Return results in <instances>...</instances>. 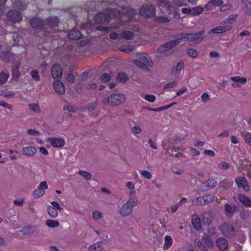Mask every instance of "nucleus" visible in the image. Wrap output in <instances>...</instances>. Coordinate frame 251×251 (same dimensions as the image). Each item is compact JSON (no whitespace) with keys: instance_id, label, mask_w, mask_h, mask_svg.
<instances>
[{"instance_id":"obj_58","label":"nucleus","mask_w":251,"mask_h":251,"mask_svg":"<svg viewBox=\"0 0 251 251\" xmlns=\"http://www.w3.org/2000/svg\"><path fill=\"white\" fill-rule=\"evenodd\" d=\"M175 4L178 7H181L186 5L184 0H174Z\"/></svg>"},{"instance_id":"obj_40","label":"nucleus","mask_w":251,"mask_h":251,"mask_svg":"<svg viewBox=\"0 0 251 251\" xmlns=\"http://www.w3.org/2000/svg\"><path fill=\"white\" fill-rule=\"evenodd\" d=\"M127 77L126 75L123 73H120L117 75V80L121 82H125L127 81Z\"/></svg>"},{"instance_id":"obj_61","label":"nucleus","mask_w":251,"mask_h":251,"mask_svg":"<svg viewBox=\"0 0 251 251\" xmlns=\"http://www.w3.org/2000/svg\"><path fill=\"white\" fill-rule=\"evenodd\" d=\"M51 206L53 207L56 209V210L61 211L62 210V208L60 207L59 203L56 201H52L51 202Z\"/></svg>"},{"instance_id":"obj_4","label":"nucleus","mask_w":251,"mask_h":251,"mask_svg":"<svg viewBox=\"0 0 251 251\" xmlns=\"http://www.w3.org/2000/svg\"><path fill=\"white\" fill-rule=\"evenodd\" d=\"M126 100V97L124 95L120 94H113L109 97L102 100L103 104H108L110 105H118L123 103Z\"/></svg>"},{"instance_id":"obj_50","label":"nucleus","mask_w":251,"mask_h":251,"mask_svg":"<svg viewBox=\"0 0 251 251\" xmlns=\"http://www.w3.org/2000/svg\"><path fill=\"white\" fill-rule=\"evenodd\" d=\"M29 108L30 110L35 112H38L40 110L39 106L35 103L29 104Z\"/></svg>"},{"instance_id":"obj_44","label":"nucleus","mask_w":251,"mask_h":251,"mask_svg":"<svg viewBox=\"0 0 251 251\" xmlns=\"http://www.w3.org/2000/svg\"><path fill=\"white\" fill-rule=\"evenodd\" d=\"M8 76V74L7 73L2 72L0 73V84L5 83L7 81Z\"/></svg>"},{"instance_id":"obj_23","label":"nucleus","mask_w":251,"mask_h":251,"mask_svg":"<svg viewBox=\"0 0 251 251\" xmlns=\"http://www.w3.org/2000/svg\"><path fill=\"white\" fill-rule=\"evenodd\" d=\"M98 4L96 1H87L84 4V8L86 12L89 13L95 9Z\"/></svg>"},{"instance_id":"obj_24","label":"nucleus","mask_w":251,"mask_h":251,"mask_svg":"<svg viewBox=\"0 0 251 251\" xmlns=\"http://www.w3.org/2000/svg\"><path fill=\"white\" fill-rule=\"evenodd\" d=\"M139 40L140 42L143 43H150L152 41L151 35L148 34H146V32H141V34L139 35Z\"/></svg>"},{"instance_id":"obj_56","label":"nucleus","mask_w":251,"mask_h":251,"mask_svg":"<svg viewBox=\"0 0 251 251\" xmlns=\"http://www.w3.org/2000/svg\"><path fill=\"white\" fill-rule=\"evenodd\" d=\"M230 29H227L225 26H218L215 28H213L210 30V31H226L227 30H229Z\"/></svg>"},{"instance_id":"obj_15","label":"nucleus","mask_w":251,"mask_h":251,"mask_svg":"<svg viewBox=\"0 0 251 251\" xmlns=\"http://www.w3.org/2000/svg\"><path fill=\"white\" fill-rule=\"evenodd\" d=\"M51 73L54 79L60 78L62 74V69L60 65L55 64L52 67Z\"/></svg>"},{"instance_id":"obj_59","label":"nucleus","mask_w":251,"mask_h":251,"mask_svg":"<svg viewBox=\"0 0 251 251\" xmlns=\"http://www.w3.org/2000/svg\"><path fill=\"white\" fill-rule=\"evenodd\" d=\"M188 53L189 56L193 58H196L198 56L197 52L193 49H189L188 51Z\"/></svg>"},{"instance_id":"obj_8","label":"nucleus","mask_w":251,"mask_h":251,"mask_svg":"<svg viewBox=\"0 0 251 251\" xmlns=\"http://www.w3.org/2000/svg\"><path fill=\"white\" fill-rule=\"evenodd\" d=\"M220 230L223 234L226 237H232L234 233V230L233 226L226 223L223 224L220 226Z\"/></svg>"},{"instance_id":"obj_55","label":"nucleus","mask_w":251,"mask_h":251,"mask_svg":"<svg viewBox=\"0 0 251 251\" xmlns=\"http://www.w3.org/2000/svg\"><path fill=\"white\" fill-rule=\"evenodd\" d=\"M32 78L35 81H37L40 80V76L37 71L34 70L31 72Z\"/></svg>"},{"instance_id":"obj_33","label":"nucleus","mask_w":251,"mask_h":251,"mask_svg":"<svg viewBox=\"0 0 251 251\" xmlns=\"http://www.w3.org/2000/svg\"><path fill=\"white\" fill-rule=\"evenodd\" d=\"M47 211L49 215L52 218H56L58 216V211L55 208L50 205L47 207Z\"/></svg>"},{"instance_id":"obj_25","label":"nucleus","mask_w":251,"mask_h":251,"mask_svg":"<svg viewBox=\"0 0 251 251\" xmlns=\"http://www.w3.org/2000/svg\"><path fill=\"white\" fill-rule=\"evenodd\" d=\"M184 63L180 62L177 64L176 66L172 69V74L174 75H179L181 71L183 69Z\"/></svg>"},{"instance_id":"obj_54","label":"nucleus","mask_w":251,"mask_h":251,"mask_svg":"<svg viewBox=\"0 0 251 251\" xmlns=\"http://www.w3.org/2000/svg\"><path fill=\"white\" fill-rule=\"evenodd\" d=\"M0 105L11 111L13 109V106L11 104L7 103L4 101H0Z\"/></svg>"},{"instance_id":"obj_32","label":"nucleus","mask_w":251,"mask_h":251,"mask_svg":"<svg viewBox=\"0 0 251 251\" xmlns=\"http://www.w3.org/2000/svg\"><path fill=\"white\" fill-rule=\"evenodd\" d=\"M225 211L227 216L230 217L236 209L235 205L230 206L228 204L225 205Z\"/></svg>"},{"instance_id":"obj_27","label":"nucleus","mask_w":251,"mask_h":251,"mask_svg":"<svg viewBox=\"0 0 251 251\" xmlns=\"http://www.w3.org/2000/svg\"><path fill=\"white\" fill-rule=\"evenodd\" d=\"M192 223L194 227L196 230H199L201 227V223L200 218L197 215H193L192 218Z\"/></svg>"},{"instance_id":"obj_10","label":"nucleus","mask_w":251,"mask_h":251,"mask_svg":"<svg viewBox=\"0 0 251 251\" xmlns=\"http://www.w3.org/2000/svg\"><path fill=\"white\" fill-rule=\"evenodd\" d=\"M46 141L50 142L51 145L55 148H61L65 144V140L62 137L48 138Z\"/></svg>"},{"instance_id":"obj_57","label":"nucleus","mask_w":251,"mask_h":251,"mask_svg":"<svg viewBox=\"0 0 251 251\" xmlns=\"http://www.w3.org/2000/svg\"><path fill=\"white\" fill-rule=\"evenodd\" d=\"M111 79V76L108 74H104L101 77V80L104 82L109 81Z\"/></svg>"},{"instance_id":"obj_5","label":"nucleus","mask_w":251,"mask_h":251,"mask_svg":"<svg viewBox=\"0 0 251 251\" xmlns=\"http://www.w3.org/2000/svg\"><path fill=\"white\" fill-rule=\"evenodd\" d=\"M81 30H91V31H93L95 29L99 30L100 31H107L109 28H118L120 25V24H116L112 25L111 27L108 26H102L100 25L95 26L93 25L92 23L87 22L83 23L81 24Z\"/></svg>"},{"instance_id":"obj_7","label":"nucleus","mask_w":251,"mask_h":251,"mask_svg":"<svg viewBox=\"0 0 251 251\" xmlns=\"http://www.w3.org/2000/svg\"><path fill=\"white\" fill-rule=\"evenodd\" d=\"M134 36L133 32H111L109 34L110 39L118 40H121L123 38L132 39L134 38Z\"/></svg>"},{"instance_id":"obj_42","label":"nucleus","mask_w":251,"mask_h":251,"mask_svg":"<svg viewBox=\"0 0 251 251\" xmlns=\"http://www.w3.org/2000/svg\"><path fill=\"white\" fill-rule=\"evenodd\" d=\"M45 193V191H42L38 190V189L34 190L32 193V196L34 199H38L42 196H43Z\"/></svg>"},{"instance_id":"obj_48","label":"nucleus","mask_w":251,"mask_h":251,"mask_svg":"<svg viewBox=\"0 0 251 251\" xmlns=\"http://www.w3.org/2000/svg\"><path fill=\"white\" fill-rule=\"evenodd\" d=\"M48 188V185L46 181H43L39 184L37 189L40 191H45Z\"/></svg>"},{"instance_id":"obj_19","label":"nucleus","mask_w":251,"mask_h":251,"mask_svg":"<svg viewBox=\"0 0 251 251\" xmlns=\"http://www.w3.org/2000/svg\"><path fill=\"white\" fill-rule=\"evenodd\" d=\"M53 88L58 94H63L65 93V87L63 84L60 81H56L53 83Z\"/></svg>"},{"instance_id":"obj_47","label":"nucleus","mask_w":251,"mask_h":251,"mask_svg":"<svg viewBox=\"0 0 251 251\" xmlns=\"http://www.w3.org/2000/svg\"><path fill=\"white\" fill-rule=\"evenodd\" d=\"M126 187L130 190V194L131 195L134 194L135 193V186L134 184L128 181L126 183Z\"/></svg>"},{"instance_id":"obj_35","label":"nucleus","mask_w":251,"mask_h":251,"mask_svg":"<svg viewBox=\"0 0 251 251\" xmlns=\"http://www.w3.org/2000/svg\"><path fill=\"white\" fill-rule=\"evenodd\" d=\"M192 203L194 205H203L205 204V200L204 197H199L196 199H194L192 201Z\"/></svg>"},{"instance_id":"obj_34","label":"nucleus","mask_w":251,"mask_h":251,"mask_svg":"<svg viewBox=\"0 0 251 251\" xmlns=\"http://www.w3.org/2000/svg\"><path fill=\"white\" fill-rule=\"evenodd\" d=\"M204 10V8L197 6L191 8V15L196 16L201 13Z\"/></svg>"},{"instance_id":"obj_45","label":"nucleus","mask_w":251,"mask_h":251,"mask_svg":"<svg viewBox=\"0 0 251 251\" xmlns=\"http://www.w3.org/2000/svg\"><path fill=\"white\" fill-rule=\"evenodd\" d=\"M142 97L145 99L146 100L151 102L154 101L156 99L155 96L152 94H147L145 95H142Z\"/></svg>"},{"instance_id":"obj_18","label":"nucleus","mask_w":251,"mask_h":251,"mask_svg":"<svg viewBox=\"0 0 251 251\" xmlns=\"http://www.w3.org/2000/svg\"><path fill=\"white\" fill-rule=\"evenodd\" d=\"M45 22L50 27H55L58 25L59 20L56 16H50L46 19Z\"/></svg>"},{"instance_id":"obj_14","label":"nucleus","mask_w":251,"mask_h":251,"mask_svg":"<svg viewBox=\"0 0 251 251\" xmlns=\"http://www.w3.org/2000/svg\"><path fill=\"white\" fill-rule=\"evenodd\" d=\"M30 24L33 28L36 29H42L45 25L44 21L37 17L32 18L30 21Z\"/></svg>"},{"instance_id":"obj_60","label":"nucleus","mask_w":251,"mask_h":251,"mask_svg":"<svg viewBox=\"0 0 251 251\" xmlns=\"http://www.w3.org/2000/svg\"><path fill=\"white\" fill-rule=\"evenodd\" d=\"M19 64L16 67H15L12 70L13 76L16 78H17L19 75Z\"/></svg>"},{"instance_id":"obj_28","label":"nucleus","mask_w":251,"mask_h":251,"mask_svg":"<svg viewBox=\"0 0 251 251\" xmlns=\"http://www.w3.org/2000/svg\"><path fill=\"white\" fill-rule=\"evenodd\" d=\"M242 4L246 13L251 16V2L248 0H242Z\"/></svg>"},{"instance_id":"obj_62","label":"nucleus","mask_w":251,"mask_h":251,"mask_svg":"<svg viewBox=\"0 0 251 251\" xmlns=\"http://www.w3.org/2000/svg\"><path fill=\"white\" fill-rule=\"evenodd\" d=\"M204 198L205 204L210 202L211 201H213L214 199V197L213 196L211 195L205 196H204Z\"/></svg>"},{"instance_id":"obj_16","label":"nucleus","mask_w":251,"mask_h":251,"mask_svg":"<svg viewBox=\"0 0 251 251\" xmlns=\"http://www.w3.org/2000/svg\"><path fill=\"white\" fill-rule=\"evenodd\" d=\"M230 79L234 81L232 86L234 88L239 87L241 84H244L247 82V79L245 77L239 76H232L230 78Z\"/></svg>"},{"instance_id":"obj_12","label":"nucleus","mask_w":251,"mask_h":251,"mask_svg":"<svg viewBox=\"0 0 251 251\" xmlns=\"http://www.w3.org/2000/svg\"><path fill=\"white\" fill-rule=\"evenodd\" d=\"M235 182L239 188H242L245 191L248 192L250 190V186L245 177H237L235 179Z\"/></svg>"},{"instance_id":"obj_43","label":"nucleus","mask_w":251,"mask_h":251,"mask_svg":"<svg viewBox=\"0 0 251 251\" xmlns=\"http://www.w3.org/2000/svg\"><path fill=\"white\" fill-rule=\"evenodd\" d=\"M134 47L132 46H123L120 47V50L125 52H130L133 50Z\"/></svg>"},{"instance_id":"obj_37","label":"nucleus","mask_w":251,"mask_h":251,"mask_svg":"<svg viewBox=\"0 0 251 251\" xmlns=\"http://www.w3.org/2000/svg\"><path fill=\"white\" fill-rule=\"evenodd\" d=\"M81 36V32H70L68 35L69 38L73 40H78Z\"/></svg>"},{"instance_id":"obj_26","label":"nucleus","mask_w":251,"mask_h":251,"mask_svg":"<svg viewBox=\"0 0 251 251\" xmlns=\"http://www.w3.org/2000/svg\"><path fill=\"white\" fill-rule=\"evenodd\" d=\"M103 249L102 243L101 242H97L89 246V251H101Z\"/></svg>"},{"instance_id":"obj_53","label":"nucleus","mask_w":251,"mask_h":251,"mask_svg":"<svg viewBox=\"0 0 251 251\" xmlns=\"http://www.w3.org/2000/svg\"><path fill=\"white\" fill-rule=\"evenodd\" d=\"M78 174L87 180H89L91 178V175L88 172L80 171H79Z\"/></svg>"},{"instance_id":"obj_36","label":"nucleus","mask_w":251,"mask_h":251,"mask_svg":"<svg viewBox=\"0 0 251 251\" xmlns=\"http://www.w3.org/2000/svg\"><path fill=\"white\" fill-rule=\"evenodd\" d=\"M13 36L14 38V45L17 46L22 45L23 40L18 35L17 32H15Z\"/></svg>"},{"instance_id":"obj_6","label":"nucleus","mask_w":251,"mask_h":251,"mask_svg":"<svg viewBox=\"0 0 251 251\" xmlns=\"http://www.w3.org/2000/svg\"><path fill=\"white\" fill-rule=\"evenodd\" d=\"M155 7L152 5H144L140 10V14L143 17H152L155 15Z\"/></svg>"},{"instance_id":"obj_64","label":"nucleus","mask_w":251,"mask_h":251,"mask_svg":"<svg viewBox=\"0 0 251 251\" xmlns=\"http://www.w3.org/2000/svg\"><path fill=\"white\" fill-rule=\"evenodd\" d=\"M201 100L202 102H206L209 100V96L207 93H204L201 96Z\"/></svg>"},{"instance_id":"obj_3","label":"nucleus","mask_w":251,"mask_h":251,"mask_svg":"<svg viewBox=\"0 0 251 251\" xmlns=\"http://www.w3.org/2000/svg\"><path fill=\"white\" fill-rule=\"evenodd\" d=\"M137 59H134L132 62L140 68L146 66H151L152 64V60L149 55L146 53L138 52L136 54Z\"/></svg>"},{"instance_id":"obj_30","label":"nucleus","mask_w":251,"mask_h":251,"mask_svg":"<svg viewBox=\"0 0 251 251\" xmlns=\"http://www.w3.org/2000/svg\"><path fill=\"white\" fill-rule=\"evenodd\" d=\"M158 6L162 9L164 8L166 11H170V3L167 0H160L157 1Z\"/></svg>"},{"instance_id":"obj_9","label":"nucleus","mask_w":251,"mask_h":251,"mask_svg":"<svg viewBox=\"0 0 251 251\" xmlns=\"http://www.w3.org/2000/svg\"><path fill=\"white\" fill-rule=\"evenodd\" d=\"M6 16L8 20L12 23H18L22 20L21 14L19 12L15 10H9L7 13Z\"/></svg>"},{"instance_id":"obj_51","label":"nucleus","mask_w":251,"mask_h":251,"mask_svg":"<svg viewBox=\"0 0 251 251\" xmlns=\"http://www.w3.org/2000/svg\"><path fill=\"white\" fill-rule=\"evenodd\" d=\"M92 217L94 219L98 220L101 218L102 214L99 211H95L92 213Z\"/></svg>"},{"instance_id":"obj_21","label":"nucleus","mask_w":251,"mask_h":251,"mask_svg":"<svg viewBox=\"0 0 251 251\" xmlns=\"http://www.w3.org/2000/svg\"><path fill=\"white\" fill-rule=\"evenodd\" d=\"M132 211V209H131L129 206L126 204V203H124L119 210L120 214L124 217L130 215Z\"/></svg>"},{"instance_id":"obj_2","label":"nucleus","mask_w":251,"mask_h":251,"mask_svg":"<svg viewBox=\"0 0 251 251\" xmlns=\"http://www.w3.org/2000/svg\"><path fill=\"white\" fill-rule=\"evenodd\" d=\"M201 32L184 33L178 35L175 39L160 46L158 50L165 53L179 44L182 41H188L191 45L196 44L202 40Z\"/></svg>"},{"instance_id":"obj_20","label":"nucleus","mask_w":251,"mask_h":251,"mask_svg":"<svg viewBox=\"0 0 251 251\" xmlns=\"http://www.w3.org/2000/svg\"><path fill=\"white\" fill-rule=\"evenodd\" d=\"M37 151L36 149L34 147L28 146L23 148V154L26 156H33Z\"/></svg>"},{"instance_id":"obj_29","label":"nucleus","mask_w":251,"mask_h":251,"mask_svg":"<svg viewBox=\"0 0 251 251\" xmlns=\"http://www.w3.org/2000/svg\"><path fill=\"white\" fill-rule=\"evenodd\" d=\"M138 200L137 199L134 197V196H131L129 200L127 201L126 202V204L127 206H129V207L132 209L133 208L136 206L138 204Z\"/></svg>"},{"instance_id":"obj_31","label":"nucleus","mask_w":251,"mask_h":251,"mask_svg":"<svg viewBox=\"0 0 251 251\" xmlns=\"http://www.w3.org/2000/svg\"><path fill=\"white\" fill-rule=\"evenodd\" d=\"M173 243V239L172 237L169 235H166L164 237V244L163 249L167 250L169 249Z\"/></svg>"},{"instance_id":"obj_41","label":"nucleus","mask_w":251,"mask_h":251,"mask_svg":"<svg viewBox=\"0 0 251 251\" xmlns=\"http://www.w3.org/2000/svg\"><path fill=\"white\" fill-rule=\"evenodd\" d=\"M140 174L144 178L147 179H150L151 178V174L147 170H140L139 171Z\"/></svg>"},{"instance_id":"obj_13","label":"nucleus","mask_w":251,"mask_h":251,"mask_svg":"<svg viewBox=\"0 0 251 251\" xmlns=\"http://www.w3.org/2000/svg\"><path fill=\"white\" fill-rule=\"evenodd\" d=\"M215 229L209 230L208 234H205L202 237V241L205 243L207 247L210 248L214 246V242L211 237L215 233Z\"/></svg>"},{"instance_id":"obj_38","label":"nucleus","mask_w":251,"mask_h":251,"mask_svg":"<svg viewBox=\"0 0 251 251\" xmlns=\"http://www.w3.org/2000/svg\"><path fill=\"white\" fill-rule=\"evenodd\" d=\"M46 225L50 227H55L59 226V223L57 220L49 219L46 222Z\"/></svg>"},{"instance_id":"obj_52","label":"nucleus","mask_w":251,"mask_h":251,"mask_svg":"<svg viewBox=\"0 0 251 251\" xmlns=\"http://www.w3.org/2000/svg\"><path fill=\"white\" fill-rule=\"evenodd\" d=\"M244 139L248 144L251 146V133L250 132H247L245 134Z\"/></svg>"},{"instance_id":"obj_46","label":"nucleus","mask_w":251,"mask_h":251,"mask_svg":"<svg viewBox=\"0 0 251 251\" xmlns=\"http://www.w3.org/2000/svg\"><path fill=\"white\" fill-rule=\"evenodd\" d=\"M169 19L165 16H160L157 17L155 18V21L156 22L161 23H167L169 22Z\"/></svg>"},{"instance_id":"obj_63","label":"nucleus","mask_w":251,"mask_h":251,"mask_svg":"<svg viewBox=\"0 0 251 251\" xmlns=\"http://www.w3.org/2000/svg\"><path fill=\"white\" fill-rule=\"evenodd\" d=\"M177 82L176 81L169 83L164 86V88L168 89L175 87L177 85Z\"/></svg>"},{"instance_id":"obj_11","label":"nucleus","mask_w":251,"mask_h":251,"mask_svg":"<svg viewBox=\"0 0 251 251\" xmlns=\"http://www.w3.org/2000/svg\"><path fill=\"white\" fill-rule=\"evenodd\" d=\"M188 251H208L201 242L198 239L195 240L194 246L189 245L187 246Z\"/></svg>"},{"instance_id":"obj_39","label":"nucleus","mask_w":251,"mask_h":251,"mask_svg":"<svg viewBox=\"0 0 251 251\" xmlns=\"http://www.w3.org/2000/svg\"><path fill=\"white\" fill-rule=\"evenodd\" d=\"M14 5L21 10H24L25 7V4L21 0H16L14 3Z\"/></svg>"},{"instance_id":"obj_1","label":"nucleus","mask_w":251,"mask_h":251,"mask_svg":"<svg viewBox=\"0 0 251 251\" xmlns=\"http://www.w3.org/2000/svg\"><path fill=\"white\" fill-rule=\"evenodd\" d=\"M135 14V11L131 8L118 7L110 8L106 10L96 14L94 17V21L98 24H105L110 21V19L114 17L119 19L122 23L128 22L133 18Z\"/></svg>"},{"instance_id":"obj_49","label":"nucleus","mask_w":251,"mask_h":251,"mask_svg":"<svg viewBox=\"0 0 251 251\" xmlns=\"http://www.w3.org/2000/svg\"><path fill=\"white\" fill-rule=\"evenodd\" d=\"M26 132L29 135L33 136H38L41 135V133L39 131L33 129L27 130Z\"/></svg>"},{"instance_id":"obj_17","label":"nucleus","mask_w":251,"mask_h":251,"mask_svg":"<svg viewBox=\"0 0 251 251\" xmlns=\"http://www.w3.org/2000/svg\"><path fill=\"white\" fill-rule=\"evenodd\" d=\"M216 245L219 250L222 251L226 250L228 247V244L226 240L223 238H219L216 241Z\"/></svg>"},{"instance_id":"obj_22","label":"nucleus","mask_w":251,"mask_h":251,"mask_svg":"<svg viewBox=\"0 0 251 251\" xmlns=\"http://www.w3.org/2000/svg\"><path fill=\"white\" fill-rule=\"evenodd\" d=\"M238 199L246 207L251 206V199H249L244 194H239Z\"/></svg>"}]
</instances>
